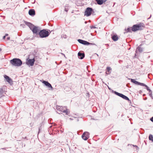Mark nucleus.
Wrapping results in <instances>:
<instances>
[{"label": "nucleus", "mask_w": 153, "mask_h": 153, "mask_svg": "<svg viewBox=\"0 0 153 153\" xmlns=\"http://www.w3.org/2000/svg\"><path fill=\"white\" fill-rule=\"evenodd\" d=\"M149 94H152V91H151V92H149Z\"/></svg>", "instance_id": "c03bdc74"}, {"label": "nucleus", "mask_w": 153, "mask_h": 153, "mask_svg": "<svg viewBox=\"0 0 153 153\" xmlns=\"http://www.w3.org/2000/svg\"><path fill=\"white\" fill-rule=\"evenodd\" d=\"M25 23L27 26L30 28V30L32 31L33 33L36 32L37 30V26H35L34 25L30 22L26 21L24 22Z\"/></svg>", "instance_id": "20e7f679"}, {"label": "nucleus", "mask_w": 153, "mask_h": 153, "mask_svg": "<svg viewBox=\"0 0 153 153\" xmlns=\"http://www.w3.org/2000/svg\"><path fill=\"white\" fill-rule=\"evenodd\" d=\"M25 139H27V137H25V138H24Z\"/></svg>", "instance_id": "de8ad7c7"}, {"label": "nucleus", "mask_w": 153, "mask_h": 153, "mask_svg": "<svg viewBox=\"0 0 153 153\" xmlns=\"http://www.w3.org/2000/svg\"><path fill=\"white\" fill-rule=\"evenodd\" d=\"M130 84L129 83H127L126 84V86L128 87H129V85H130Z\"/></svg>", "instance_id": "7c9ffc66"}, {"label": "nucleus", "mask_w": 153, "mask_h": 153, "mask_svg": "<svg viewBox=\"0 0 153 153\" xmlns=\"http://www.w3.org/2000/svg\"><path fill=\"white\" fill-rule=\"evenodd\" d=\"M42 129V126H40L39 128V131H38V134L40 132V130H41V129Z\"/></svg>", "instance_id": "bb28decb"}, {"label": "nucleus", "mask_w": 153, "mask_h": 153, "mask_svg": "<svg viewBox=\"0 0 153 153\" xmlns=\"http://www.w3.org/2000/svg\"><path fill=\"white\" fill-rule=\"evenodd\" d=\"M27 39H26V38L25 39H24V41H25L26 40H27Z\"/></svg>", "instance_id": "37998d69"}, {"label": "nucleus", "mask_w": 153, "mask_h": 153, "mask_svg": "<svg viewBox=\"0 0 153 153\" xmlns=\"http://www.w3.org/2000/svg\"><path fill=\"white\" fill-rule=\"evenodd\" d=\"M53 124V126H56V124L54 123H51V124Z\"/></svg>", "instance_id": "f704fd0d"}, {"label": "nucleus", "mask_w": 153, "mask_h": 153, "mask_svg": "<svg viewBox=\"0 0 153 153\" xmlns=\"http://www.w3.org/2000/svg\"><path fill=\"white\" fill-rule=\"evenodd\" d=\"M94 13V10L92 8L88 7L86 9L85 11L84 16L88 17Z\"/></svg>", "instance_id": "423d86ee"}, {"label": "nucleus", "mask_w": 153, "mask_h": 153, "mask_svg": "<svg viewBox=\"0 0 153 153\" xmlns=\"http://www.w3.org/2000/svg\"><path fill=\"white\" fill-rule=\"evenodd\" d=\"M149 96L151 97V98L153 99V97L152 95V94H149Z\"/></svg>", "instance_id": "c85d7f7f"}, {"label": "nucleus", "mask_w": 153, "mask_h": 153, "mask_svg": "<svg viewBox=\"0 0 153 153\" xmlns=\"http://www.w3.org/2000/svg\"><path fill=\"white\" fill-rule=\"evenodd\" d=\"M59 106L58 107H57V110H59V111H61L62 112V111H63V108L62 107H60L59 108Z\"/></svg>", "instance_id": "5701e85b"}, {"label": "nucleus", "mask_w": 153, "mask_h": 153, "mask_svg": "<svg viewBox=\"0 0 153 153\" xmlns=\"http://www.w3.org/2000/svg\"><path fill=\"white\" fill-rule=\"evenodd\" d=\"M8 34H6L5 35V36L6 37V36H8Z\"/></svg>", "instance_id": "79ce46f5"}, {"label": "nucleus", "mask_w": 153, "mask_h": 153, "mask_svg": "<svg viewBox=\"0 0 153 153\" xmlns=\"http://www.w3.org/2000/svg\"><path fill=\"white\" fill-rule=\"evenodd\" d=\"M143 25V24L142 23L134 25L132 27V31L133 32H135L137 30H142L143 29L144 27Z\"/></svg>", "instance_id": "7ed1b4c3"}, {"label": "nucleus", "mask_w": 153, "mask_h": 153, "mask_svg": "<svg viewBox=\"0 0 153 153\" xmlns=\"http://www.w3.org/2000/svg\"><path fill=\"white\" fill-rule=\"evenodd\" d=\"M136 56V53H135V57Z\"/></svg>", "instance_id": "8fccbe9b"}, {"label": "nucleus", "mask_w": 153, "mask_h": 153, "mask_svg": "<svg viewBox=\"0 0 153 153\" xmlns=\"http://www.w3.org/2000/svg\"><path fill=\"white\" fill-rule=\"evenodd\" d=\"M10 37H8L7 38V39L8 40H10Z\"/></svg>", "instance_id": "72a5a7b5"}, {"label": "nucleus", "mask_w": 153, "mask_h": 153, "mask_svg": "<svg viewBox=\"0 0 153 153\" xmlns=\"http://www.w3.org/2000/svg\"><path fill=\"white\" fill-rule=\"evenodd\" d=\"M5 38H6V36H3V39H4Z\"/></svg>", "instance_id": "c9c22d12"}, {"label": "nucleus", "mask_w": 153, "mask_h": 153, "mask_svg": "<svg viewBox=\"0 0 153 153\" xmlns=\"http://www.w3.org/2000/svg\"><path fill=\"white\" fill-rule=\"evenodd\" d=\"M142 45V44H140L139 46L137 48L135 52L136 53H137V51H139L140 53H141L143 52V48L141 47Z\"/></svg>", "instance_id": "f3484780"}, {"label": "nucleus", "mask_w": 153, "mask_h": 153, "mask_svg": "<svg viewBox=\"0 0 153 153\" xmlns=\"http://www.w3.org/2000/svg\"><path fill=\"white\" fill-rule=\"evenodd\" d=\"M2 49L1 48H0V52L1 51Z\"/></svg>", "instance_id": "49530a36"}, {"label": "nucleus", "mask_w": 153, "mask_h": 153, "mask_svg": "<svg viewBox=\"0 0 153 153\" xmlns=\"http://www.w3.org/2000/svg\"><path fill=\"white\" fill-rule=\"evenodd\" d=\"M52 120V119H49L48 120V122L49 123V122L50 121H51V120Z\"/></svg>", "instance_id": "473e14b6"}, {"label": "nucleus", "mask_w": 153, "mask_h": 153, "mask_svg": "<svg viewBox=\"0 0 153 153\" xmlns=\"http://www.w3.org/2000/svg\"><path fill=\"white\" fill-rule=\"evenodd\" d=\"M111 38L114 41H116L118 39V37L116 34L111 35Z\"/></svg>", "instance_id": "dca6fc26"}, {"label": "nucleus", "mask_w": 153, "mask_h": 153, "mask_svg": "<svg viewBox=\"0 0 153 153\" xmlns=\"http://www.w3.org/2000/svg\"><path fill=\"white\" fill-rule=\"evenodd\" d=\"M77 41L79 43L84 45H95V44L94 43L89 42L87 41L81 39H78L77 40Z\"/></svg>", "instance_id": "0eeeda50"}, {"label": "nucleus", "mask_w": 153, "mask_h": 153, "mask_svg": "<svg viewBox=\"0 0 153 153\" xmlns=\"http://www.w3.org/2000/svg\"><path fill=\"white\" fill-rule=\"evenodd\" d=\"M52 126H51L50 127H49V128H51Z\"/></svg>", "instance_id": "a18cd8bd"}, {"label": "nucleus", "mask_w": 153, "mask_h": 153, "mask_svg": "<svg viewBox=\"0 0 153 153\" xmlns=\"http://www.w3.org/2000/svg\"><path fill=\"white\" fill-rule=\"evenodd\" d=\"M141 86H145V87H146V90L148 91L149 92H151V90L150 89H149V87H148L147 86V85H146L145 84H144L143 83Z\"/></svg>", "instance_id": "aec40b11"}, {"label": "nucleus", "mask_w": 153, "mask_h": 153, "mask_svg": "<svg viewBox=\"0 0 153 153\" xmlns=\"http://www.w3.org/2000/svg\"><path fill=\"white\" fill-rule=\"evenodd\" d=\"M149 139L152 142H153V136L151 134H150L149 136Z\"/></svg>", "instance_id": "4be33fe9"}, {"label": "nucleus", "mask_w": 153, "mask_h": 153, "mask_svg": "<svg viewBox=\"0 0 153 153\" xmlns=\"http://www.w3.org/2000/svg\"><path fill=\"white\" fill-rule=\"evenodd\" d=\"M151 16H152L151 15L150 17L149 18H148L147 19H149L151 18Z\"/></svg>", "instance_id": "ea45409f"}, {"label": "nucleus", "mask_w": 153, "mask_h": 153, "mask_svg": "<svg viewBox=\"0 0 153 153\" xmlns=\"http://www.w3.org/2000/svg\"><path fill=\"white\" fill-rule=\"evenodd\" d=\"M4 78L6 81L9 83L10 84L12 83V80L8 76L4 75Z\"/></svg>", "instance_id": "f8f14e48"}, {"label": "nucleus", "mask_w": 153, "mask_h": 153, "mask_svg": "<svg viewBox=\"0 0 153 153\" xmlns=\"http://www.w3.org/2000/svg\"><path fill=\"white\" fill-rule=\"evenodd\" d=\"M106 70L107 71L109 72L110 70H111V68L110 67H107L106 68Z\"/></svg>", "instance_id": "a878e982"}, {"label": "nucleus", "mask_w": 153, "mask_h": 153, "mask_svg": "<svg viewBox=\"0 0 153 153\" xmlns=\"http://www.w3.org/2000/svg\"><path fill=\"white\" fill-rule=\"evenodd\" d=\"M62 112L63 113H65L66 114L68 115L70 113V112L69 111H68V109H66V110H63V111H62Z\"/></svg>", "instance_id": "412c9836"}, {"label": "nucleus", "mask_w": 153, "mask_h": 153, "mask_svg": "<svg viewBox=\"0 0 153 153\" xmlns=\"http://www.w3.org/2000/svg\"><path fill=\"white\" fill-rule=\"evenodd\" d=\"M131 28L132 27H128L127 28H125V32H124V33L125 34L126 33H128V32H131Z\"/></svg>", "instance_id": "6ab92c4d"}, {"label": "nucleus", "mask_w": 153, "mask_h": 153, "mask_svg": "<svg viewBox=\"0 0 153 153\" xmlns=\"http://www.w3.org/2000/svg\"><path fill=\"white\" fill-rule=\"evenodd\" d=\"M129 79L131 80V82L134 83L135 85L141 86L142 85V83L139 82L138 81L135 80L134 79Z\"/></svg>", "instance_id": "ddd939ff"}, {"label": "nucleus", "mask_w": 153, "mask_h": 153, "mask_svg": "<svg viewBox=\"0 0 153 153\" xmlns=\"http://www.w3.org/2000/svg\"><path fill=\"white\" fill-rule=\"evenodd\" d=\"M107 0H96L97 4L99 5H101L105 2Z\"/></svg>", "instance_id": "a211bd4d"}, {"label": "nucleus", "mask_w": 153, "mask_h": 153, "mask_svg": "<svg viewBox=\"0 0 153 153\" xmlns=\"http://www.w3.org/2000/svg\"><path fill=\"white\" fill-rule=\"evenodd\" d=\"M112 92L115 95L121 97L123 98V99L125 100H128L129 102H131V101L129 98L126 96L120 93H118L116 91H114L113 90L112 91Z\"/></svg>", "instance_id": "39448f33"}, {"label": "nucleus", "mask_w": 153, "mask_h": 153, "mask_svg": "<svg viewBox=\"0 0 153 153\" xmlns=\"http://www.w3.org/2000/svg\"><path fill=\"white\" fill-rule=\"evenodd\" d=\"M29 14L32 16H33L36 14L35 11L34 9H30L28 11Z\"/></svg>", "instance_id": "4468645a"}, {"label": "nucleus", "mask_w": 153, "mask_h": 153, "mask_svg": "<svg viewBox=\"0 0 153 153\" xmlns=\"http://www.w3.org/2000/svg\"><path fill=\"white\" fill-rule=\"evenodd\" d=\"M90 133L87 131L83 132L82 135V138L84 140H86L89 137Z\"/></svg>", "instance_id": "1a4fd4ad"}, {"label": "nucleus", "mask_w": 153, "mask_h": 153, "mask_svg": "<svg viewBox=\"0 0 153 153\" xmlns=\"http://www.w3.org/2000/svg\"><path fill=\"white\" fill-rule=\"evenodd\" d=\"M61 54L63 55L65 57V58H66L65 55L63 53H61Z\"/></svg>", "instance_id": "2f4dec72"}, {"label": "nucleus", "mask_w": 153, "mask_h": 153, "mask_svg": "<svg viewBox=\"0 0 153 153\" xmlns=\"http://www.w3.org/2000/svg\"><path fill=\"white\" fill-rule=\"evenodd\" d=\"M6 88V86H4L0 88V97L5 96V90Z\"/></svg>", "instance_id": "9b49d317"}, {"label": "nucleus", "mask_w": 153, "mask_h": 153, "mask_svg": "<svg viewBox=\"0 0 153 153\" xmlns=\"http://www.w3.org/2000/svg\"><path fill=\"white\" fill-rule=\"evenodd\" d=\"M151 16H152L151 15L150 17L149 18H148L147 19H149L151 18Z\"/></svg>", "instance_id": "a19ab883"}, {"label": "nucleus", "mask_w": 153, "mask_h": 153, "mask_svg": "<svg viewBox=\"0 0 153 153\" xmlns=\"http://www.w3.org/2000/svg\"><path fill=\"white\" fill-rule=\"evenodd\" d=\"M69 6H66L65 7V9H64V10L65 11H66V12H67L68 11V8H69Z\"/></svg>", "instance_id": "393cba45"}, {"label": "nucleus", "mask_w": 153, "mask_h": 153, "mask_svg": "<svg viewBox=\"0 0 153 153\" xmlns=\"http://www.w3.org/2000/svg\"><path fill=\"white\" fill-rule=\"evenodd\" d=\"M85 55L84 53H81L79 52L78 53V58L80 59H82L85 57Z\"/></svg>", "instance_id": "2eb2a0df"}, {"label": "nucleus", "mask_w": 153, "mask_h": 153, "mask_svg": "<svg viewBox=\"0 0 153 153\" xmlns=\"http://www.w3.org/2000/svg\"><path fill=\"white\" fill-rule=\"evenodd\" d=\"M150 120L151 121L153 122V116L151 118Z\"/></svg>", "instance_id": "c756f323"}, {"label": "nucleus", "mask_w": 153, "mask_h": 153, "mask_svg": "<svg viewBox=\"0 0 153 153\" xmlns=\"http://www.w3.org/2000/svg\"><path fill=\"white\" fill-rule=\"evenodd\" d=\"M35 61L34 58L33 59H29L28 58L26 59V64L27 65L33 66L34 64Z\"/></svg>", "instance_id": "6e6552de"}, {"label": "nucleus", "mask_w": 153, "mask_h": 153, "mask_svg": "<svg viewBox=\"0 0 153 153\" xmlns=\"http://www.w3.org/2000/svg\"><path fill=\"white\" fill-rule=\"evenodd\" d=\"M90 28L91 29L97 28V27H95V26H90Z\"/></svg>", "instance_id": "cd10ccee"}, {"label": "nucleus", "mask_w": 153, "mask_h": 153, "mask_svg": "<svg viewBox=\"0 0 153 153\" xmlns=\"http://www.w3.org/2000/svg\"><path fill=\"white\" fill-rule=\"evenodd\" d=\"M129 145H130L131 146H133V147H135L136 149L137 150V149H139V147L137 145H132V144H128V146H129Z\"/></svg>", "instance_id": "b1692460"}, {"label": "nucleus", "mask_w": 153, "mask_h": 153, "mask_svg": "<svg viewBox=\"0 0 153 153\" xmlns=\"http://www.w3.org/2000/svg\"><path fill=\"white\" fill-rule=\"evenodd\" d=\"M36 32L33 33V34L36 35V36L37 37L40 38H46L49 35L51 31L49 30L44 29L42 30H40V27L37 26Z\"/></svg>", "instance_id": "f257e3e1"}, {"label": "nucleus", "mask_w": 153, "mask_h": 153, "mask_svg": "<svg viewBox=\"0 0 153 153\" xmlns=\"http://www.w3.org/2000/svg\"><path fill=\"white\" fill-rule=\"evenodd\" d=\"M41 81L44 84V85L46 86H47L48 88H50V89L51 90L53 89V88L52 87L51 84L48 81H46L44 80H41Z\"/></svg>", "instance_id": "9d476101"}, {"label": "nucleus", "mask_w": 153, "mask_h": 153, "mask_svg": "<svg viewBox=\"0 0 153 153\" xmlns=\"http://www.w3.org/2000/svg\"><path fill=\"white\" fill-rule=\"evenodd\" d=\"M108 89L109 90H111V88H110V87H109L108 86Z\"/></svg>", "instance_id": "4c0bfd02"}, {"label": "nucleus", "mask_w": 153, "mask_h": 153, "mask_svg": "<svg viewBox=\"0 0 153 153\" xmlns=\"http://www.w3.org/2000/svg\"><path fill=\"white\" fill-rule=\"evenodd\" d=\"M70 119L71 120H73V119L72 118H70Z\"/></svg>", "instance_id": "09e8293b"}, {"label": "nucleus", "mask_w": 153, "mask_h": 153, "mask_svg": "<svg viewBox=\"0 0 153 153\" xmlns=\"http://www.w3.org/2000/svg\"><path fill=\"white\" fill-rule=\"evenodd\" d=\"M10 63L13 66L20 67L22 64V60L19 58H14L10 61Z\"/></svg>", "instance_id": "f03ea898"}, {"label": "nucleus", "mask_w": 153, "mask_h": 153, "mask_svg": "<svg viewBox=\"0 0 153 153\" xmlns=\"http://www.w3.org/2000/svg\"><path fill=\"white\" fill-rule=\"evenodd\" d=\"M75 119L77 121H79V119H76L75 118Z\"/></svg>", "instance_id": "e433bc0d"}, {"label": "nucleus", "mask_w": 153, "mask_h": 153, "mask_svg": "<svg viewBox=\"0 0 153 153\" xmlns=\"http://www.w3.org/2000/svg\"><path fill=\"white\" fill-rule=\"evenodd\" d=\"M147 99V97H145V98H144V100H146Z\"/></svg>", "instance_id": "58836bf2"}]
</instances>
